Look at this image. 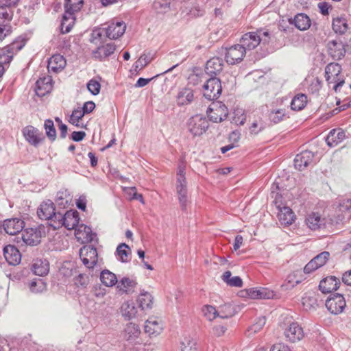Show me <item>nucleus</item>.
<instances>
[{"label": "nucleus", "mask_w": 351, "mask_h": 351, "mask_svg": "<svg viewBox=\"0 0 351 351\" xmlns=\"http://www.w3.org/2000/svg\"><path fill=\"white\" fill-rule=\"evenodd\" d=\"M295 27L300 31H305L309 29L311 21L308 15L304 13L296 14L291 22Z\"/></svg>", "instance_id": "473e14b6"}, {"label": "nucleus", "mask_w": 351, "mask_h": 351, "mask_svg": "<svg viewBox=\"0 0 351 351\" xmlns=\"http://www.w3.org/2000/svg\"><path fill=\"white\" fill-rule=\"evenodd\" d=\"M48 220L50 221V226H52L53 229H58L64 225L63 215L60 213L54 212L51 218H49Z\"/></svg>", "instance_id": "5fc2aeb1"}, {"label": "nucleus", "mask_w": 351, "mask_h": 351, "mask_svg": "<svg viewBox=\"0 0 351 351\" xmlns=\"http://www.w3.org/2000/svg\"><path fill=\"white\" fill-rule=\"evenodd\" d=\"M245 56V49L244 47L235 45L227 49L225 58L229 64H235L240 62Z\"/></svg>", "instance_id": "9b49d317"}, {"label": "nucleus", "mask_w": 351, "mask_h": 351, "mask_svg": "<svg viewBox=\"0 0 351 351\" xmlns=\"http://www.w3.org/2000/svg\"><path fill=\"white\" fill-rule=\"evenodd\" d=\"M12 58L13 51L9 47L0 50V63L4 67L10 64Z\"/></svg>", "instance_id": "864d4df0"}, {"label": "nucleus", "mask_w": 351, "mask_h": 351, "mask_svg": "<svg viewBox=\"0 0 351 351\" xmlns=\"http://www.w3.org/2000/svg\"><path fill=\"white\" fill-rule=\"evenodd\" d=\"M285 118V110L283 108L271 110L269 114V119L274 123H278Z\"/></svg>", "instance_id": "3c124183"}, {"label": "nucleus", "mask_w": 351, "mask_h": 351, "mask_svg": "<svg viewBox=\"0 0 351 351\" xmlns=\"http://www.w3.org/2000/svg\"><path fill=\"white\" fill-rule=\"evenodd\" d=\"M86 136V133L82 131L73 132L71 134V138L74 141H80L84 139Z\"/></svg>", "instance_id": "338daca9"}, {"label": "nucleus", "mask_w": 351, "mask_h": 351, "mask_svg": "<svg viewBox=\"0 0 351 351\" xmlns=\"http://www.w3.org/2000/svg\"><path fill=\"white\" fill-rule=\"evenodd\" d=\"M266 324L265 317H258L256 322L251 325L247 330L248 335L251 336L261 331Z\"/></svg>", "instance_id": "09e8293b"}, {"label": "nucleus", "mask_w": 351, "mask_h": 351, "mask_svg": "<svg viewBox=\"0 0 351 351\" xmlns=\"http://www.w3.org/2000/svg\"><path fill=\"white\" fill-rule=\"evenodd\" d=\"M330 257L328 252H323L310 261L304 267V272L310 274L324 266Z\"/></svg>", "instance_id": "ddd939ff"}, {"label": "nucleus", "mask_w": 351, "mask_h": 351, "mask_svg": "<svg viewBox=\"0 0 351 351\" xmlns=\"http://www.w3.org/2000/svg\"><path fill=\"white\" fill-rule=\"evenodd\" d=\"M80 256L84 265L88 268H93L97 263V249L91 245H85L80 249Z\"/></svg>", "instance_id": "6e6552de"}, {"label": "nucleus", "mask_w": 351, "mask_h": 351, "mask_svg": "<svg viewBox=\"0 0 351 351\" xmlns=\"http://www.w3.org/2000/svg\"><path fill=\"white\" fill-rule=\"evenodd\" d=\"M274 202L278 209V218L280 223L286 226L291 225L296 219L295 215L292 209L288 206L281 207L280 204H278L276 197Z\"/></svg>", "instance_id": "f8f14e48"}, {"label": "nucleus", "mask_w": 351, "mask_h": 351, "mask_svg": "<svg viewBox=\"0 0 351 351\" xmlns=\"http://www.w3.org/2000/svg\"><path fill=\"white\" fill-rule=\"evenodd\" d=\"M64 10L60 25L61 32L63 34L69 33L71 30L76 20L75 12Z\"/></svg>", "instance_id": "a878e982"}, {"label": "nucleus", "mask_w": 351, "mask_h": 351, "mask_svg": "<svg viewBox=\"0 0 351 351\" xmlns=\"http://www.w3.org/2000/svg\"><path fill=\"white\" fill-rule=\"evenodd\" d=\"M23 242L29 245H36L40 242L41 232L34 228H27L21 233Z\"/></svg>", "instance_id": "6ab92c4d"}, {"label": "nucleus", "mask_w": 351, "mask_h": 351, "mask_svg": "<svg viewBox=\"0 0 351 351\" xmlns=\"http://www.w3.org/2000/svg\"><path fill=\"white\" fill-rule=\"evenodd\" d=\"M226 328L222 325H217L213 328L212 332L216 337H221L224 335Z\"/></svg>", "instance_id": "0e129e2a"}, {"label": "nucleus", "mask_w": 351, "mask_h": 351, "mask_svg": "<svg viewBox=\"0 0 351 351\" xmlns=\"http://www.w3.org/2000/svg\"><path fill=\"white\" fill-rule=\"evenodd\" d=\"M314 154L310 151H304L297 154L294 160V166L299 171L304 170L313 162Z\"/></svg>", "instance_id": "f3484780"}, {"label": "nucleus", "mask_w": 351, "mask_h": 351, "mask_svg": "<svg viewBox=\"0 0 351 351\" xmlns=\"http://www.w3.org/2000/svg\"><path fill=\"white\" fill-rule=\"evenodd\" d=\"M116 45L113 43H107L99 47L94 52L93 56L95 59L101 60L114 53Z\"/></svg>", "instance_id": "2f4dec72"}, {"label": "nucleus", "mask_w": 351, "mask_h": 351, "mask_svg": "<svg viewBox=\"0 0 351 351\" xmlns=\"http://www.w3.org/2000/svg\"><path fill=\"white\" fill-rule=\"evenodd\" d=\"M202 311L204 317L208 321H213L219 317L223 319L230 317L233 315V311L230 305L223 304L219 306V310L211 305H204Z\"/></svg>", "instance_id": "f03ea898"}, {"label": "nucleus", "mask_w": 351, "mask_h": 351, "mask_svg": "<svg viewBox=\"0 0 351 351\" xmlns=\"http://www.w3.org/2000/svg\"><path fill=\"white\" fill-rule=\"evenodd\" d=\"M307 226L312 230H317L326 226V219L321 217L318 213L309 214L305 220Z\"/></svg>", "instance_id": "b1692460"}, {"label": "nucleus", "mask_w": 351, "mask_h": 351, "mask_svg": "<svg viewBox=\"0 0 351 351\" xmlns=\"http://www.w3.org/2000/svg\"><path fill=\"white\" fill-rule=\"evenodd\" d=\"M176 191L179 202L182 208H185L187 202L186 180L185 177V165H180L178 168L176 178Z\"/></svg>", "instance_id": "7ed1b4c3"}, {"label": "nucleus", "mask_w": 351, "mask_h": 351, "mask_svg": "<svg viewBox=\"0 0 351 351\" xmlns=\"http://www.w3.org/2000/svg\"><path fill=\"white\" fill-rule=\"evenodd\" d=\"M207 73L216 75L223 69L222 60L219 58H213L209 60L206 65Z\"/></svg>", "instance_id": "e433bc0d"}, {"label": "nucleus", "mask_w": 351, "mask_h": 351, "mask_svg": "<svg viewBox=\"0 0 351 351\" xmlns=\"http://www.w3.org/2000/svg\"><path fill=\"white\" fill-rule=\"evenodd\" d=\"M271 351H291L289 348L283 343H277L272 346Z\"/></svg>", "instance_id": "774afa93"}, {"label": "nucleus", "mask_w": 351, "mask_h": 351, "mask_svg": "<svg viewBox=\"0 0 351 351\" xmlns=\"http://www.w3.org/2000/svg\"><path fill=\"white\" fill-rule=\"evenodd\" d=\"M44 129L45 134L49 141L53 142L56 140L57 133L54 126L53 121L50 119H46L44 122Z\"/></svg>", "instance_id": "a18cd8bd"}, {"label": "nucleus", "mask_w": 351, "mask_h": 351, "mask_svg": "<svg viewBox=\"0 0 351 351\" xmlns=\"http://www.w3.org/2000/svg\"><path fill=\"white\" fill-rule=\"evenodd\" d=\"M75 236L82 243H88L93 239L90 228L84 224H80L75 228Z\"/></svg>", "instance_id": "393cba45"}, {"label": "nucleus", "mask_w": 351, "mask_h": 351, "mask_svg": "<svg viewBox=\"0 0 351 351\" xmlns=\"http://www.w3.org/2000/svg\"><path fill=\"white\" fill-rule=\"evenodd\" d=\"M206 113L210 121L214 123H220L227 118L228 110L222 102L215 101L210 105Z\"/></svg>", "instance_id": "20e7f679"}, {"label": "nucleus", "mask_w": 351, "mask_h": 351, "mask_svg": "<svg viewBox=\"0 0 351 351\" xmlns=\"http://www.w3.org/2000/svg\"><path fill=\"white\" fill-rule=\"evenodd\" d=\"M123 190L129 200L137 199L143 204H145L143 195L137 193L136 187H125Z\"/></svg>", "instance_id": "8fccbe9b"}, {"label": "nucleus", "mask_w": 351, "mask_h": 351, "mask_svg": "<svg viewBox=\"0 0 351 351\" xmlns=\"http://www.w3.org/2000/svg\"><path fill=\"white\" fill-rule=\"evenodd\" d=\"M32 271L40 276L47 275L49 271V262L47 260H36L32 265Z\"/></svg>", "instance_id": "4c0bfd02"}, {"label": "nucleus", "mask_w": 351, "mask_h": 351, "mask_svg": "<svg viewBox=\"0 0 351 351\" xmlns=\"http://www.w3.org/2000/svg\"><path fill=\"white\" fill-rule=\"evenodd\" d=\"M100 280L104 286L112 287L117 285L118 280L115 274L108 269H104L100 274Z\"/></svg>", "instance_id": "c9c22d12"}, {"label": "nucleus", "mask_w": 351, "mask_h": 351, "mask_svg": "<svg viewBox=\"0 0 351 351\" xmlns=\"http://www.w3.org/2000/svg\"><path fill=\"white\" fill-rule=\"evenodd\" d=\"M261 40V34L255 32H248L245 34L241 38V45L244 47L245 49L251 50L256 48L260 44Z\"/></svg>", "instance_id": "412c9836"}, {"label": "nucleus", "mask_w": 351, "mask_h": 351, "mask_svg": "<svg viewBox=\"0 0 351 351\" xmlns=\"http://www.w3.org/2000/svg\"><path fill=\"white\" fill-rule=\"evenodd\" d=\"M3 226L7 234L14 235L23 230V221L16 218L8 219L4 221Z\"/></svg>", "instance_id": "5701e85b"}, {"label": "nucleus", "mask_w": 351, "mask_h": 351, "mask_svg": "<svg viewBox=\"0 0 351 351\" xmlns=\"http://www.w3.org/2000/svg\"><path fill=\"white\" fill-rule=\"evenodd\" d=\"M11 32L10 26L0 25V42H1Z\"/></svg>", "instance_id": "e2e57ef3"}, {"label": "nucleus", "mask_w": 351, "mask_h": 351, "mask_svg": "<svg viewBox=\"0 0 351 351\" xmlns=\"http://www.w3.org/2000/svg\"><path fill=\"white\" fill-rule=\"evenodd\" d=\"M136 285V280L128 277H123L120 280H117L116 289L121 295L130 294L134 292Z\"/></svg>", "instance_id": "aec40b11"}, {"label": "nucleus", "mask_w": 351, "mask_h": 351, "mask_svg": "<svg viewBox=\"0 0 351 351\" xmlns=\"http://www.w3.org/2000/svg\"><path fill=\"white\" fill-rule=\"evenodd\" d=\"M340 285L339 280L335 276H328L319 282V287L323 293H330L336 291Z\"/></svg>", "instance_id": "bb28decb"}, {"label": "nucleus", "mask_w": 351, "mask_h": 351, "mask_svg": "<svg viewBox=\"0 0 351 351\" xmlns=\"http://www.w3.org/2000/svg\"><path fill=\"white\" fill-rule=\"evenodd\" d=\"M85 114L83 112L80 107L75 108L69 117V122L80 128H85L86 124L83 121V117Z\"/></svg>", "instance_id": "f704fd0d"}, {"label": "nucleus", "mask_w": 351, "mask_h": 351, "mask_svg": "<svg viewBox=\"0 0 351 351\" xmlns=\"http://www.w3.org/2000/svg\"><path fill=\"white\" fill-rule=\"evenodd\" d=\"M252 117H253L254 120L249 127V130L251 134H257L264 128L263 121L261 117H258L256 118V114L254 112L248 115L250 119H251Z\"/></svg>", "instance_id": "c03bdc74"}, {"label": "nucleus", "mask_w": 351, "mask_h": 351, "mask_svg": "<svg viewBox=\"0 0 351 351\" xmlns=\"http://www.w3.org/2000/svg\"><path fill=\"white\" fill-rule=\"evenodd\" d=\"M209 126L206 118L199 115L192 117L189 121L188 127L190 132L194 136H201L204 134Z\"/></svg>", "instance_id": "0eeeda50"}, {"label": "nucleus", "mask_w": 351, "mask_h": 351, "mask_svg": "<svg viewBox=\"0 0 351 351\" xmlns=\"http://www.w3.org/2000/svg\"><path fill=\"white\" fill-rule=\"evenodd\" d=\"M325 77L328 84H332L335 92L342 86L345 82L344 77L341 73V66L338 63H330L325 69Z\"/></svg>", "instance_id": "f257e3e1"}, {"label": "nucleus", "mask_w": 351, "mask_h": 351, "mask_svg": "<svg viewBox=\"0 0 351 351\" xmlns=\"http://www.w3.org/2000/svg\"><path fill=\"white\" fill-rule=\"evenodd\" d=\"M126 25L123 21H112L106 29V34L110 39H117L125 32Z\"/></svg>", "instance_id": "2eb2a0df"}, {"label": "nucleus", "mask_w": 351, "mask_h": 351, "mask_svg": "<svg viewBox=\"0 0 351 351\" xmlns=\"http://www.w3.org/2000/svg\"><path fill=\"white\" fill-rule=\"evenodd\" d=\"M141 334V330L138 326L133 323H129L126 325L124 331V337L128 340H133L138 337Z\"/></svg>", "instance_id": "a19ab883"}, {"label": "nucleus", "mask_w": 351, "mask_h": 351, "mask_svg": "<svg viewBox=\"0 0 351 351\" xmlns=\"http://www.w3.org/2000/svg\"><path fill=\"white\" fill-rule=\"evenodd\" d=\"M117 253L122 262L127 263L130 261V249L125 243L119 245L117 248Z\"/></svg>", "instance_id": "de8ad7c7"}, {"label": "nucleus", "mask_w": 351, "mask_h": 351, "mask_svg": "<svg viewBox=\"0 0 351 351\" xmlns=\"http://www.w3.org/2000/svg\"><path fill=\"white\" fill-rule=\"evenodd\" d=\"M307 101V96L306 95L298 94L293 98L291 108L295 111L301 110L306 106Z\"/></svg>", "instance_id": "ea45409f"}, {"label": "nucleus", "mask_w": 351, "mask_h": 351, "mask_svg": "<svg viewBox=\"0 0 351 351\" xmlns=\"http://www.w3.org/2000/svg\"><path fill=\"white\" fill-rule=\"evenodd\" d=\"M138 302L143 310L150 308L154 303V298L149 293H141L138 296Z\"/></svg>", "instance_id": "79ce46f5"}, {"label": "nucleus", "mask_w": 351, "mask_h": 351, "mask_svg": "<svg viewBox=\"0 0 351 351\" xmlns=\"http://www.w3.org/2000/svg\"><path fill=\"white\" fill-rule=\"evenodd\" d=\"M302 280L301 272L299 271H293L287 276L282 287H285L286 289H291L300 284Z\"/></svg>", "instance_id": "58836bf2"}, {"label": "nucleus", "mask_w": 351, "mask_h": 351, "mask_svg": "<svg viewBox=\"0 0 351 351\" xmlns=\"http://www.w3.org/2000/svg\"><path fill=\"white\" fill-rule=\"evenodd\" d=\"M22 134L25 141L34 147H38L45 141V136L38 128L32 125L24 127Z\"/></svg>", "instance_id": "39448f33"}, {"label": "nucleus", "mask_w": 351, "mask_h": 351, "mask_svg": "<svg viewBox=\"0 0 351 351\" xmlns=\"http://www.w3.org/2000/svg\"><path fill=\"white\" fill-rule=\"evenodd\" d=\"M227 285L230 287H241L243 285V281L240 277L234 276L231 278Z\"/></svg>", "instance_id": "69168bd1"}, {"label": "nucleus", "mask_w": 351, "mask_h": 351, "mask_svg": "<svg viewBox=\"0 0 351 351\" xmlns=\"http://www.w3.org/2000/svg\"><path fill=\"white\" fill-rule=\"evenodd\" d=\"M346 138V134L341 129L332 130L328 134L326 141L330 147L337 146Z\"/></svg>", "instance_id": "7c9ffc66"}, {"label": "nucleus", "mask_w": 351, "mask_h": 351, "mask_svg": "<svg viewBox=\"0 0 351 351\" xmlns=\"http://www.w3.org/2000/svg\"><path fill=\"white\" fill-rule=\"evenodd\" d=\"M317 7L319 9V12L323 15H328L329 14V11L332 10V5L325 1L319 2Z\"/></svg>", "instance_id": "052dcab7"}, {"label": "nucleus", "mask_w": 351, "mask_h": 351, "mask_svg": "<svg viewBox=\"0 0 351 351\" xmlns=\"http://www.w3.org/2000/svg\"><path fill=\"white\" fill-rule=\"evenodd\" d=\"M332 29L336 33L344 34L348 29L347 21L343 17H337L332 21Z\"/></svg>", "instance_id": "49530a36"}, {"label": "nucleus", "mask_w": 351, "mask_h": 351, "mask_svg": "<svg viewBox=\"0 0 351 351\" xmlns=\"http://www.w3.org/2000/svg\"><path fill=\"white\" fill-rule=\"evenodd\" d=\"M194 99L193 90L191 88H181L176 96L178 106H184L191 104Z\"/></svg>", "instance_id": "c85d7f7f"}, {"label": "nucleus", "mask_w": 351, "mask_h": 351, "mask_svg": "<svg viewBox=\"0 0 351 351\" xmlns=\"http://www.w3.org/2000/svg\"><path fill=\"white\" fill-rule=\"evenodd\" d=\"M163 330V325L162 321L158 317H150L148 319L145 325V332L149 336L156 337L162 333Z\"/></svg>", "instance_id": "dca6fc26"}, {"label": "nucleus", "mask_w": 351, "mask_h": 351, "mask_svg": "<svg viewBox=\"0 0 351 351\" xmlns=\"http://www.w3.org/2000/svg\"><path fill=\"white\" fill-rule=\"evenodd\" d=\"M122 316L127 320H130L136 317L137 308L132 301L124 302L120 308Z\"/></svg>", "instance_id": "72a5a7b5"}, {"label": "nucleus", "mask_w": 351, "mask_h": 351, "mask_svg": "<svg viewBox=\"0 0 351 351\" xmlns=\"http://www.w3.org/2000/svg\"><path fill=\"white\" fill-rule=\"evenodd\" d=\"M63 226L68 230L75 229L79 225V213L77 210H69L63 215Z\"/></svg>", "instance_id": "c756f323"}, {"label": "nucleus", "mask_w": 351, "mask_h": 351, "mask_svg": "<svg viewBox=\"0 0 351 351\" xmlns=\"http://www.w3.org/2000/svg\"><path fill=\"white\" fill-rule=\"evenodd\" d=\"M196 341L191 336H184L180 341V351H196Z\"/></svg>", "instance_id": "37998d69"}, {"label": "nucleus", "mask_w": 351, "mask_h": 351, "mask_svg": "<svg viewBox=\"0 0 351 351\" xmlns=\"http://www.w3.org/2000/svg\"><path fill=\"white\" fill-rule=\"evenodd\" d=\"M328 53L333 59H341L346 53L343 43L339 39L330 40L327 44Z\"/></svg>", "instance_id": "4468645a"}, {"label": "nucleus", "mask_w": 351, "mask_h": 351, "mask_svg": "<svg viewBox=\"0 0 351 351\" xmlns=\"http://www.w3.org/2000/svg\"><path fill=\"white\" fill-rule=\"evenodd\" d=\"M66 65V60L60 54L52 56L48 60L47 68L49 71L58 73L62 71Z\"/></svg>", "instance_id": "4be33fe9"}, {"label": "nucleus", "mask_w": 351, "mask_h": 351, "mask_svg": "<svg viewBox=\"0 0 351 351\" xmlns=\"http://www.w3.org/2000/svg\"><path fill=\"white\" fill-rule=\"evenodd\" d=\"M247 115L245 110L242 108H237L234 111L233 121L237 125H243L245 122Z\"/></svg>", "instance_id": "6e6d98bb"}, {"label": "nucleus", "mask_w": 351, "mask_h": 351, "mask_svg": "<svg viewBox=\"0 0 351 351\" xmlns=\"http://www.w3.org/2000/svg\"><path fill=\"white\" fill-rule=\"evenodd\" d=\"M95 108V104L92 101L85 102L83 106L81 108L82 110L85 114L92 112Z\"/></svg>", "instance_id": "680f3d73"}, {"label": "nucleus", "mask_w": 351, "mask_h": 351, "mask_svg": "<svg viewBox=\"0 0 351 351\" xmlns=\"http://www.w3.org/2000/svg\"><path fill=\"white\" fill-rule=\"evenodd\" d=\"M46 79H40L36 82L37 94L44 95L45 93H49L51 89V84L48 82L45 84Z\"/></svg>", "instance_id": "4d7b16f0"}, {"label": "nucleus", "mask_w": 351, "mask_h": 351, "mask_svg": "<svg viewBox=\"0 0 351 351\" xmlns=\"http://www.w3.org/2000/svg\"><path fill=\"white\" fill-rule=\"evenodd\" d=\"M3 255L6 261L11 265H17L21 263V254L14 245H8L3 248Z\"/></svg>", "instance_id": "a211bd4d"}, {"label": "nucleus", "mask_w": 351, "mask_h": 351, "mask_svg": "<svg viewBox=\"0 0 351 351\" xmlns=\"http://www.w3.org/2000/svg\"><path fill=\"white\" fill-rule=\"evenodd\" d=\"M286 340L290 343H296L301 341L304 337L302 327L297 322H292L284 330Z\"/></svg>", "instance_id": "9d476101"}, {"label": "nucleus", "mask_w": 351, "mask_h": 351, "mask_svg": "<svg viewBox=\"0 0 351 351\" xmlns=\"http://www.w3.org/2000/svg\"><path fill=\"white\" fill-rule=\"evenodd\" d=\"M54 212V204L50 200L43 202L37 210L38 217L43 220H48L49 218H51Z\"/></svg>", "instance_id": "cd10ccee"}, {"label": "nucleus", "mask_w": 351, "mask_h": 351, "mask_svg": "<svg viewBox=\"0 0 351 351\" xmlns=\"http://www.w3.org/2000/svg\"><path fill=\"white\" fill-rule=\"evenodd\" d=\"M346 306L344 297L339 293L334 294L326 301V307L334 315L341 313Z\"/></svg>", "instance_id": "1a4fd4ad"}, {"label": "nucleus", "mask_w": 351, "mask_h": 351, "mask_svg": "<svg viewBox=\"0 0 351 351\" xmlns=\"http://www.w3.org/2000/svg\"><path fill=\"white\" fill-rule=\"evenodd\" d=\"M152 59L149 57L148 55L143 54L134 63V69L135 71H141L143 68H145L150 62Z\"/></svg>", "instance_id": "13d9d810"}, {"label": "nucleus", "mask_w": 351, "mask_h": 351, "mask_svg": "<svg viewBox=\"0 0 351 351\" xmlns=\"http://www.w3.org/2000/svg\"><path fill=\"white\" fill-rule=\"evenodd\" d=\"M204 96L208 100L217 99L222 91L221 81L217 77L210 78L204 85Z\"/></svg>", "instance_id": "423d86ee"}, {"label": "nucleus", "mask_w": 351, "mask_h": 351, "mask_svg": "<svg viewBox=\"0 0 351 351\" xmlns=\"http://www.w3.org/2000/svg\"><path fill=\"white\" fill-rule=\"evenodd\" d=\"M83 5L84 0H65L64 9L77 13L80 11Z\"/></svg>", "instance_id": "603ef678"}, {"label": "nucleus", "mask_w": 351, "mask_h": 351, "mask_svg": "<svg viewBox=\"0 0 351 351\" xmlns=\"http://www.w3.org/2000/svg\"><path fill=\"white\" fill-rule=\"evenodd\" d=\"M87 88L93 95H97L99 93L101 84L97 80L92 79L87 83Z\"/></svg>", "instance_id": "bf43d9fd"}]
</instances>
